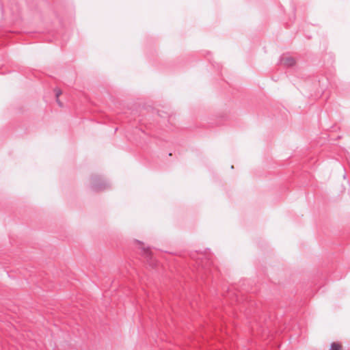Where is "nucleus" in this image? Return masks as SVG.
Listing matches in <instances>:
<instances>
[{
	"label": "nucleus",
	"mask_w": 350,
	"mask_h": 350,
	"mask_svg": "<svg viewBox=\"0 0 350 350\" xmlns=\"http://www.w3.org/2000/svg\"><path fill=\"white\" fill-rule=\"evenodd\" d=\"M330 350H342L341 346L336 342L331 344Z\"/></svg>",
	"instance_id": "20e7f679"
},
{
	"label": "nucleus",
	"mask_w": 350,
	"mask_h": 350,
	"mask_svg": "<svg viewBox=\"0 0 350 350\" xmlns=\"http://www.w3.org/2000/svg\"><path fill=\"white\" fill-rule=\"evenodd\" d=\"M92 180L91 189L94 191H103L109 187V183L98 176H92Z\"/></svg>",
	"instance_id": "f257e3e1"
},
{
	"label": "nucleus",
	"mask_w": 350,
	"mask_h": 350,
	"mask_svg": "<svg viewBox=\"0 0 350 350\" xmlns=\"http://www.w3.org/2000/svg\"><path fill=\"white\" fill-rule=\"evenodd\" d=\"M278 63L287 67H291L295 65V60L291 56L283 55L280 56Z\"/></svg>",
	"instance_id": "f03ea898"
},
{
	"label": "nucleus",
	"mask_w": 350,
	"mask_h": 350,
	"mask_svg": "<svg viewBox=\"0 0 350 350\" xmlns=\"http://www.w3.org/2000/svg\"><path fill=\"white\" fill-rule=\"evenodd\" d=\"M142 255L148 259H149V258L152 259L151 252L150 251L149 248L143 247L142 248Z\"/></svg>",
	"instance_id": "7ed1b4c3"
},
{
	"label": "nucleus",
	"mask_w": 350,
	"mask_h": 350,
	"mask_svg": "<svg viewBox=\"0 0 350 350\" xmlns=\"http://www.w3.org/2000/svg\"><path fill=\"white\" fill-rule=\"evenodd\" d=\"M62 94V92L60 90H55V95L57 98H58L59 96Z\"/></svg>",
	"instance_id": "39448f33"
},
{
	"label": "nucleus",
	"mask_w": 350,
	"mask_h": 350,
	"mask_svg": "<svg viewBox=\"0 0 350 350\" xmlns=\"http://www.w3.org/2000/svg\"><path fill=\"white\" fill-rule=\"evenodd\" d=\"M57 103H58L59 106V107H62V103L60 102V100H59V98H57Z\"/></svg>",
	"instance_id": "423d86ee"
}]
</instances>
